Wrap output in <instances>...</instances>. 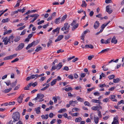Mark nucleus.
Here are the masks:
<instances>
[{"instance_id": "obj_1", "label": "nucleus", "mask_w": 124, "mask_h": 124, "mask_svg": "<svg viewBox=\"0 0 124 124\" xmlns=\"http://www.w3.org/2000/svg\"><path fill=\"white\" fill-rule=\"evenodd\" d=\"M14 36L12 35L8 37H6L4 38V37H2V39H3L2 42H4V44L6 45L8 44V43L10 44L12 42L13 43L14 41Z\"/></svg>"}, {"instance_id": "obj_2", "label": "nucleus", "mask_w": 124, "mask_h": 124, "mask_svg": "<svg viewBox=\"0 0 124 124\" xmlns=\"http://www.w3.org/2000/svg\"><path fill=\"white\" fill-rule=\"evenodd\" d=\"M20 114L19 112H17L13 113L12 115V118L14 120L13 122H15L16 121H18L19 119Z\"/></svg>"}, {"instance_id": "obj_3", "label": "nucleus", "mask_w": 124, "mask_h": 124, "mask_svg": "<svg viewBox=\"0 0 124 124\" xmlns=\"http://www.w3.org/2000/svg\"><path fill=\"white\" fill-rule=\"evenodd\" d=\"M70 27V25H69L67 23H66L64 24V27L61 29V30L63 31L64 30H68L69 29Z\"/></svg>"}, {"instance_id": "obj_4", "label": "nucleus", "mask_w": 124, "mask_h": 124, "mask_svg": "<svg viewBox=\"0 0 124 124\" xmlns=\"http://www.w3.org/2000/svg\"><path fill=\"white\" fill-rule=\"evenodd\" d=\"M44 95L42 94L41 93H38L37 95V97L34 99L33 100H37L38 99H42L44 97Z\"/></svg>"}, {"instance_id": "obj_5", "label": "nucleus", "mask_w": 124, "mask_h": 124, "mask_svg": "<svg viewBox=\"0 0 124 124\" xmlns=\"http://www.w3.org/2000/svg\"><path fill=\"white\" fill-rule=\"evenodd\" d=\"M24 94H21L20 96L18 97L17 99L19 103H21L22 102L23 98L24 97Z\"/></svg>"}, {"instance_id": "obj_6", "label": "nucleus", "mask_w": 124, "mask_h": 124, "mask_svg": "<svg viewBox=\"0 0 124 124\" xmlns=\"http://www.w3.org/2000/svg\"><path fill=\"white\" fill-rule=\"evenodd\" d=\"M24 43H21L19 45L17 48H16V50L17 51L20 50L24 47Z\"/></svg>"}, {"instance_id": "obj_7", "label": "nucleus", "mask_w": 124, "mask_h": 124, "mask_svg": "<svg viewBox=\"0 0 124 124\" xmlns=\"http://www.w3.org/2000/svg\"><path fill=\"white\" fill-rule=\"evenodd\" d=\"M60 29L59 27H57L55 29L53 30L52 31V35H54L55 32H56L57 33V35L56 36H57L59 32Z\"/></svg>"}, {"instance_id": "obj_8", "label": "nucleus", "mask_w": 124, "mask_h": 124, "mask_svg": "<svg viewBox=\"0 0 124 124\" xmlns=\"http://www.w3.org/2000/svg\"><path fill=\"white\" fill-rule=\"evenodd\" d=\"M100 25V23L99 22L97 21H96L94 23L93 26V27L95 29L98 28Z\"/></svg>"}, {"instance_id": "obj_9", "label": "nucleus", "mask_w": 124, "mask_h": 124, "mask_svg": "<svg viewBox=\"0 0 124 124\" xmlns=\"http://www.w3.org/2000/svg\"><path fill=\"white\" fill-rule=\"evenodd\" d=\"M101 101L99 100L93 99L91 100V102L94 103H99V104H102L101 103Z\"/></svg>"}, {"instance_id": "obj_10", "label": "nucleus", "mask_w": 124, "mask_h": 124, "mask_svg": "<svg viewBox=\"0 0 124 124\" xmlns=\"http://www.w3.org/2000/svg\"><path fill=\"white\" fill-rule=\"evenodd\" d=\"M63 37V35H60L58 36L57 39L55 40V42H56L58 41H59L62 39Z\"/></svg>"}, {"instance_id": "obj_11", "label": "nucleus", "mask_w": 124, "mask_h": 124, "mask_svg": "<svg viewBox=\"0 0 124 124\" xmlns=\"http://www.w3.org/2000/svg\"><path fill=\"white\" fill-rule=\"evenodd\" d=\"M109 7V5H108L106 6V11L109 14H111L112 12V10L111 9L110 10Z\"/></svg>"}, {"instance_id": "obj_12", "label": "nucleus", "mask_w": 124, "mask_h": 124, "mask_svg": "<svg viewBox=\"0 0 124 124\" xmlns=\"http://www.w3.org/2000/svg\"><path fill=\"white\" fill-rule=\"evenodd\" d=\"M116 38L115 36H113V38H112L111 42L112 43H114V44H116L117 42V39H116Z\"/></svg>"}, {"instance_id": "obj_13", "label": "nucleus", "mask_w": 124, "mask_h": 124, "mask_svg": "<svg viewBox=\"0 0 124 124\" xmlns=\"http://www.w3.org/2000/svg\"><path fill=\"white\" fill-rule=\"evenodd\" d=\"M62 63L61 62H60L56 66L57 69L58 70H60L62 67Z\"/></svg>"}, {"instance_id": "obj_14", "label": "nucleus", "mask_w": 124, "mask_h": 124, "mask_svg": "<svg viewBox=\"0 0 124 124\" xmlns=\"http://www.w3.org/2000/svg\"><path fill=\"white\" fill-rule=\"evenodd\" d=\"M41 108L40 107H39L35 108V111L36 112V113L37 114H39L40 113V110Z\"/></svg>"}, {"instance_id": "obj_15", "label": "nucleus", "mask_w": 124, "mask_h": 124, "mask_svg": "<svg viewBox=\"0 0 124 124\" xmlns=\"http://www.w3.org/2000/svg\"><path fill=\"white\" fill-rule=\"evenodd\" d=\"M61 19L60 17L56 18L54 21V23L57 24L59 23Z\"/></svg>"}, {"instance_id": "obj_16", "label": "nucleus", "mask_w": 124, "mask_h": 124, "mask_svg": "<svg viewBox=\"0 0 124 124\" xmlns=\"http://www.w3.org/2000/svg\"><path fill=\"white\" fill-rule=\"evenodd\" d=\"M85 48H90L91 49H93V47L92 45H85Z\"/></svg>"}, {"instance_id": "obj_17", "label": "nucleus", "mask_w": 124, "mask_h": 124, "mask_svg": "<svg viewBox=\"0 0 124 124\" xmlns=\"http://www.w3.org/2000/svg\"><path fill=\"white\" fill-rule=\"evenodd\" d=\"M78 26V23H77L75 25L73 26L72 27V31H74V30L76 28H77Z\"/></svg>"}, {"instance_id": "obj_18", "label": "nucleus", "mask_w": 124, "mask_h": 124, "mask_svg": "<svg viewBox=\"0 0 124 124\" xmlns=\"http://www.w3.org/2000/svg\"><path fill=\"white\" fill-rule=\"evenodd\" d=\"M94 122L96 124H97L98 123L99 118L98 117H96L94 116Z\"/></svg>"}, {"instance_id": "obj_19", "label": "nucleus", "mask_w": 124, "mask_h": 124, "mask_svg": "<svg viewBox=\"0 0 124 124\" xmlns=\"http://www.w3.org/2000/svg\"><path fill=\"white\" fill-rule=\"evenodd\" d=\"M42 47L39 46L37 47L36 49L35 50V51L36 52H38L40 51V50H42Z\"/></svg>"}, {"instance_id": "obj_20", "label": "nucleus", "mask_w": 124, "mask_h": 124, "mask_svg": "<svg viewBox=\"0 0 124 124\" xmlns=\"http://www.w3.org/2000/svg\"><path fill=\"white\" fill-rule=\"evenodd\" d=\"M76 99L77 100L81 102H83L84 101V99L83 98H81L79 96H78L76 97Z\"/></svg>"}, {"instance_id": "obj_21", "label": "nucleus", "mask_w": 124, "mask_h": 124, "mask_svg": "<svg viewBox=\"0 0 124 124\" xmlns=\"http://www.w3.org/2000/svg\"><path fill=\"white\" fill-rule=\"evenodd\" d=\"M57 82V80L55 79L53 80V81L51 82V86H53Z\"/></svg>"}, {"instance_id": "obj_22", "label": "nucleus", "mask_w": 124, "mask_h": 124, "mask_svg": "<svg viewBox=\"0 0 124 124\" xmlns=\"http://www.w3.org/2000/svg\"><path fill=\"white\" fill-rule=\"evenodd\" d=\"M66 109L65 108H62L60 109L58 111V112L59 113H61L63 112H66Z\"/></svg>"}, {"instance_id": "obj_23", "label": "nucleus", "mask_w": 124, "mask_h": 124, "mask_svg": "<svg viewBox=\"0 0 124 124\" xmlns=\"http://www.w3.org/2000/svg\"><path fill=\"white\" fill-rule=\"evenodd\" d=\"M33 44V43H31V44H29L28 45V46H27L26 47V49L27 50H28V49H29L33 45V44Z\"/></svg>"}, {"instance_id": "obj_24", "label": "nucleus", "mask_w": 124, "mask_h": 124, "mask_svg": "<svg viewBox=\"0 0 124 124\" xmlns=\"http://www.w3.org/2000/svg\"><path fill=\"white\" fill-rule=\"evenodd\" d=\"M82 120V118L80 117L77 118L75 119V122H80Z\"/></svg>"}, {"instance_id": "obj_25", "label": "nucleus", "mask_w": 124, "mask_h": 124, "mask_svg": "<svg viewBox=\"0 0 124 124\" xmlns=\"http://www.w3.org/2000/svg\"><path fill=\"white\" fill-rule=\"evenodd\" d=\"M12 89L11 88H9L8 89H5L4 91H3V92L5 93H7L9 92Z\"/></svg>"}, {"instance_id": "obj_26", "label": "nucleus", "mask_w": 124, "mask_h": 124, "mask_svg": "<svg viewBox=\"0 0 124 124\" xmlns=\"http://www.w3.org/2000/svg\"><path fill=\"white\" fill-rule=\"evenodd\" d=\"M67 16L66 15H64L62 17L61 20V22L62 23L63 22L65 19H66Z\"/></svg>"}, {"instance_id": "obj_27", "label": "nucleus", "mask_w": 124, "mask_h": 124, "mask_svg": "<svg viewBox=\"0 0 124 124\" xmlns=\"http://www.w3.org/2000/svg\"><path fill=\"white\" fill-rule=\"evenodd\" d=\"M9 21V19L7 18L6 19H3L1 21V22L3 23H5L8 22Z\"/></svg>"}, {"instance_id": "obj_28", "label": "nucleus", "mask_w": 124, "mask_h": 124, "mask_svg": "<svg viewBox=\"0 0 124 124\" xmlns=\"http://www.w3.org/2000/svg\"><path fill=\"white\" fill-rule=\"evenodd\" d=\"M20 37H16L14 39V41L15 42H17L19 41L20 39Z\"/></svg>"}, {"instance_id": "obj_29", "label": "nucleus", "mask_w": 124, "mask_h": 124, "mask_svg": "<svg viewBox=\"0 0 124 124\" xmlns=\"http://www.w3.org/2000/svg\"><path fill=\"white\" fill-rule=\"evenodd\" d=\"M87 4L84 1H82V4L81 5V6L82 7H86V6Z\"/></svg>"}, {"instance_id": "obj_30", "label": "nucleus", "mask_w": 124, "mask_h": 124, "mask_svg": "<svg viewBox=\"0 0 124 124\" xmlns=\"http://www.w3.org/2000/svg\"><path fill=\"white\" fill-rule=\"evenodd\" d=\"M39 16L38 14H35L32 15H31L30 16V17H34V18H37V17Z\"/></svg>"}, {"instance_id": "obj_31", "label": "nucleus", "mask_w": 124, "mask_h": 124, "mask_svg": "<svg viewBox=\"0 0 124 124\" xmlns=\"http://www.w3.org/2000/svg\"><path fill=\"white\" fill-rule=\"evenodd\" d=\"M79 110L80 109L77 108H73L72 109V112H74L75 111H79Z\"/></svg>"}, {"instance_id": "obj_32", "label": "nucleus", "mask_w": 124, "mask_h": 124, "mask_svg": "<svg viewBox=\"0 0 124 124\" xmlns=\"http://www.w3.org/2000/svg\"><path fill=\"white\" fill-rule=\"evenodd\" d=\"M78 103V102L76 101H71L69 102V103L70 104H71L73 103H74V104H77Z\"/></svg>"}, {"instance_id": "obj_33", "label": "nucleus", "mask_w": 124, "mask_h": 124, "mask_svg": "<svg viewBox=\"0 0 124 124\" xmlns=\"http://www.w3.org/2000/svg\"><path fill=\"white\" fill-rule=\"evenodd\" d=\"M33 71L35 73H39V71L38 69L36 68L33 69Z\"/></svg>"}, {"instance_id": "obj_34", "label": "nucleus", "mask_w": 124, "mask_h": 124, "mask_svg": "<svg viewBox=\"0 0 124 124\" xmlns=\"http://www.w3.org/2000/svg\"><path fill=\"white\" fill-rule=\"evenodd\" d=\"M111 39V38H110L109 39H108L107 40H105V44H107L109 43L110 42V41Z\"/></svg>"}, {"instance_id": "obj_35", "label": "nucleus", "mask_w": 124, "mask_h": 124, "mask_svg": "<svg viewBox=\"0 0 124 124\" xmlns=\"http://www.w3.org/2000/svg\"><path fill=\"white\" fill-rule=\"evenodd\" d=\"M106 65H104L102 67V68H103V70L104 71H106L108 70V67H106Z\"/></svg>"}, {"instance_id": "obj_36", "label": "nucleus", "mask_w": 124, "mask_h": 124, "mask_svg": "<svg viewBox=\"0 0 124 124\" xmlns=\"http://www.w3.org/2000/svg\"><path fill=\"white\" fill-rule=\"evenodd\" d=\"M109 22H109L108 23H107L106 24H103L101 26V28H103V29H104L105 27L106 26H107V25L109 23Z\"/></svg>"}, {"instance_id": "obj_37", "label": "nucleus", "mask_w": 124, "mask_h": 124, "mask_svg": "<svg viewBox=\"0 0 124 124\" xmlns=\"http://www.w3.org/2000/svg\"><path fill=\"white\" fill-rule=\"evenodd\" d=\"M120 81V79L119 78H117L116 79H113V82L115 83H117L119 82Z\"/></svg>"}, {"instance_id": "obj_38", "label": "nucleus", "mask_w": 124, "mask_h": 124, "mask_svg": "<svg viewBox=\"0 0 124 124\" xmlns=\"http://www.w3.org/2000/svg\"><path fill=\"white\" fill-rule=\"evenodd\" d=\"M96 17H98L99 18H100L101 20H102L103 19V17H101V16H102L100 14H99L98 15H96Z\"/></svg>"}, {"instance_id": "obj_39", "label": "nucleus", "mask_w": 124, "mask_h": 124, "mask_svg": "<svg viewBox=\"0 0 124 124\" xmlns=\"http://www.w3.org/2000/svg\"><path fill=\"white\" fill-rule=\"evenodd\" d=\"M109 50L108 48H107L105 49L104 50H102L100 52L98 53V54H99L100 53H104L105 52H107Z\"/></svg>"}, {"instance_id": "obj_40", "label": "nucleus", "mask_w": 124, "mask_h": 124, "mask_svg": "<svg viewBox=\"0 0 124 124\" xmlns=\"http://www.w3.org/2000/svg\"><path fill=\"white\" fill-rule=\"evenodd\" d=\"M70 34H68L67 35L65 36V38L66 40L69 39L70 37Z\"/></svg>"}, {"instance_id": "obj_41", "label": "nucleus", "mask_w": 124, "mask_h": 124, "mask_svg": "<svg viewBox=\"0 0 124 124\" xmlns=\"http://www.w3.org/2000/svg\"><path fill=\"white\" fill-rule=\"evenodd\" d=\"M72 89L71 87H69L68 88H66L65 89V90L67 91L68 92L70 90H72Z\"/></svg>"}, {"instance_id": "obj_42", "label": "nucleus", "mask_w": 124, "mask_h": 124, "mask_svg": "<svg viewBox=\"0 0 124 124\" xmlns=\"http://www.w3.org/2000/svg\"><path fill=\"white\" fill-rule=\"evenodd\" d=\"M79 115V114L78 113H74L71 114V115L72 116H78Z\"/></svg>"}, {"instance_id": "obj_43", "label": "nucleus", "mask_w": 124, "mask_h": 124, "mask_svg": "<svg viewBox=\"0 0 124 124\" xmlns=\"http://www.w3.org/2000/svg\"><path fill=\"white\" fill-rule=\"evenodd\" d=\"M84 104L85 106H90V104L87 101H85L84 103Z\"/></svg>"}, {"instance_id": "obj_44", "label": "nucleus", "mask_w": 124, "mask_h": 124, "mask_svg": "<svg viewBox=\"0 0 124 124\" xmlns=\"http://www.w3.org/2000/svg\"><path fill=\"white\" fill-rule=\"evenodd\" d=\"M115 76L114 75H112L108 77V78L110 79H111L114 78Z\"/></svg>"}, {"instance_id": "obj_45", "label": "nucleus", "mask_w": 124, "mask_h": 124, "mask_svg": "<svg viewBox=\"0 0 124 124\" xmlns=\"http://www.w3.org/2000/svg\"><path fill=\"white\" fill-rule=\"evenodd\" d=\"M124 104V101L123 100H121L120 101L118 102V103H117V105H119L121 104Z\"/></svg>"}, {"instance_id": "obj_46", "label": "nucleus", "mask_w": 124, "mask_h": 124, "mask_svg": "<svg viewBox=\"0 0 124 124\" xmlns=\"http://www.w3.org/2000/svg\"><path fill=\"white\" fill-rule=\"evenodd\" d=\"M78 12L79 13H81L82 12H83L85 15V11H84L83 10H82V9H81L80 10H78Z\"/></svg>"}, {"instance_id": "obj_47", "label": "nucleus", "mask_w": 124, "mask_h": 124, "mask_svg": "<svg viewBox=\"0 0 124 124\" xmlns=\"http://www.w3.org/2000/svg\"><path fill=\"white\" fill-rule=\"evenodd\" d=\"M116 97V96L115 95H111L109 97V99L112 100L113 99H114Z\"/></svg>"}, {"instance_id": "obj_48", "label": "nucleus", "mask_w": 124, "mask_h": 124, "mask_svg": "<svg viewBox=\"0 0 124 124\" xmlns=\"http://www.w3.org/2000/svg\"><path fill=\"white\" fill-rule=\"evenodd\" d=\"M90 31L88 29L86 30L85 31H84L83 33L82 34H83L84 35H85L88 32H89Z\"/></svg>"}, {"instance_id": "obj_49", "label": "nucleus", "mask_w": 124, "mask_h": 124, "mask_svg": "<svg viewBox=\"0 0 124 124\" xmlns=\"http://www.w3.org/2000/svg\"><path fill=\"white\" fill-rule=\"evenodd\" d=\"M49 41L47 43V46L48 47L49 46L51 45V44L52 43V41L51 40H49Z\"/></svg>"}, {"instance_id": "obj_50", "label": "nucleus", "mask_w": 124, "mask_h": 124, "mask_svg": "<svg viewBox=\"0 0 124 124\" xmlns=\"http://www.w3.org/2000/svg\"><path fill=\"white\" fill-rule=\"evenodd\" d=\"M98 116H99L100 117H102V116L101 114V112L99 111V110H98Z\"/></svg>"}, {"instance_id": "obj_51", "label": "nucleus", "mask_w": 124, "mask_h": 124, "mask_svg": "<svg viewBox=\"0 0 124 124\" xmlns=\"http://www.w3.org/2000/svg\"><path fill=\"white\" fill-rule=\"evenodd\" d=\"M98 108L97 106H93L92 107V109L94 110H97Z\"/></svg>"}, {"instance_id": "obj_52", "label": "nucleus", "mask_w": 124, "mask_h": 124, "mask_svg": "<svg viewBox=\"0 0 124 124\" xmlns=\"http://www.w3.org/2000/svg\"><path fill=\"white\" fill-rule=\"evenodd\" d=\"M11 59L10 56H9L6 57L4 59V60H8L9 59Z\"/></svg>"}, {"instance_id": "obj_53", "label": "nucleus", "mask_w": 124, "mask_h": 124, "mask_svg": "<svg viewBox=\"0 0 124 124\" xmlns=\"http://www.w3.org/2000/svg\"><path fill=\"white\" fill-rule=\"evenodd\" d=\"M118 116H115V117H114V119H113V121H118Z\"/></svg>"}, {"instance_id": "obj_54", "label": "nucleus", "mask_w": 124, "mask_h": 124, "mask_svg": "<svg viewBox=\"0 0 124 124\" xmlns=\"http://www.w3.org/2000/svg\"><path fill=\"white\" fill-rule=\"evenodd\" d=\"M17 83V81H16L14 83H12L11 84V86L13 87L16 85Z\"/></svg>"}, {"instance_id": "obj_55", "label": "nucleus", "mask_w": 124, "mask_h": 124, "mask_svg": "<svg viewBox=\"0 0 124 124\" xmlns=\"http://www.w3.org/2000/svg\"><path fill=\"white\" fill-rule=\"evenodd\" d=\"M15 102L14 101L10 102L8 103V105H13L15 104Z\"/></svg>"}, {"instance_id": "obj_56", "label": "nucleus", "mask_w": 124, "mask_h": 124, "mask_svg": "<svg viewBox=\"0 0 124 124\" xmlns=\"http://www.w3.org/2000/svg\"><path fill=\"white\" fill-rule=\"evenodd\" d=\"M26 30V29L24 30L20 34V35H24L25 33Z\"/></svg>"}, {"instance_id": "obj_57", "label": "nucleus", "mask_w": 124, "mask_h": 124, "mask_svg": "<svg viewBox=\"0 0 124 124\" xmlns=\"http://www.w3.org/2000/svg\"><path fill=\"white\" fill-rule=\"evenodd\" d=\"M94 57L93 55H91L88 56V59L89 60H91L92 58Z\"/></svg>"}, {"instance_id": "obj_58", "label": "nucleus", "mask_w": 124, "mask_h": 124, "mask_svg": "<svg viewBox=\"0 0 124 124\" xmlns=\"http://www.w3.org/2000/svg\"><path fill=\"white\" fill-rule=\"evenodd\" d=\"M86 75L85 73H81L80 74V76L81 78L84 77Z\"/></svg>"}, {"instance_id": "obj_59", "label": "nucleus", "mask_w": 124, "mask_h": 124, "mask_svg": "<svg viewBox=\"0 0 124 124\" xmlns=\"http://www.w3.org/2000/svg\"><path fill=\"white\" fill-rule=\"evenodd\" d=\"M32 43H33V44H33V45H34V46H35L38 43H39V41H38V40H37V41H34L32 42Z\"/></svg>"}, {"instance_id": "obj_60", "label": "nucleus", "mask_w": 124, "mask_h": 124, "mask_svg": "<svg viewBox=\"0 0 124 124\" xmlns=\"http://www.w3.org/2000/svg\"><path fill=\"white\" fill-rule=\"evenodd\" d=\"M25 27V26H23L21 27H19L17 30H21L24 28Z\"/></svg>"}, {"instance_id": "obj_61", "label": "nucleus", "mask_w": 124, "mask_h": 124, "mask_svg": "<svg viewBox=\"0 0 124 124\" xmlns=\"http://www.w3.org/2000/svg\"><path fill=\"white\" fill-rule=\"evenodd\" d=\"M119 123L118 121H114L112 122V124H119Z\"/></svg>"}, {"instance_id": "obj_62", "label": "nucleus", "mask_w": 124, "mask_h": 124, "mask_svg": "<svg viewBox=\"0 0 124 124\" xmlns=\"http://www.w3.org/2000/svg\"><path fill=\"white\" fill-rule=\"evenodd\" d=\"M5 83L8 86L9 85L11 84L10 81V80H8L7 82H5Z\"/></svg>"}, {"instance_id": "obj_63", "label": "nucleus", "mask_w": 124, "mask_h": 124, "mask_svg": "<svg viewBox=\"0 0 124 124\" xmlns=\"http://www.w3.org/2000/svg\"><path fill=\"white\" fill-rule=\"evenodd\" d=\"M25 9H24V8H23L22 9H18V10L20 12H21L22 13H23L24 12Z\"/></svg>"}, {"instance_id": "obj_64", "label": "nucleus", "mask_w": 124, "mask_h": 124, "mask_svg": "<svg viewBox=\"0 0 124 124\" xmlns=\"http://www.w3.org/2000/svg\"><path fill=\"white\" fill-rule=\"evenodd\" d=\"M19 60V59L18 58H16L14 60L11 61V63H14V62H15L16 61H18Z\"/></svg>"}]
</instances>
